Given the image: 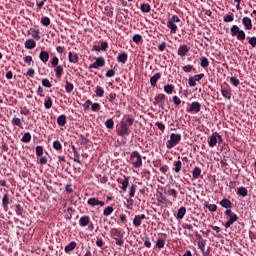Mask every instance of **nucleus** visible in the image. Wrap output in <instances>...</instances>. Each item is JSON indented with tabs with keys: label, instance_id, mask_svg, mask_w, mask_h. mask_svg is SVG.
<instances>
[{
	"label": "nucleus",
	"instance_id": "f257e3e1",
	"mask_svg": "<svg viewBox=\"0 0 256 256\" xmlns=\"http://www.w3.org/2000/svg\"><path fill=\"white\" fill-rule=\"evenodd\" d=\"M130 161L133 167L139 169L143 165V159L138 151H133L130 155Z\"/></svg>",
	"mask_w": 256,
	"mask_h": 256
},
{
	"label": "nucleus",
	"instance_id": "f03ea898",
	"mask_svg": "<svg viewBox=\"0 0 256 256\" xmlns=\"http://www.w3.org/2000/svg\"><path fill=\"white\" fill-rule=\"evenodd\" d=\"M181 143V134H175L172 133L170 135V140L166 142L167 149H173L176 145H179Z\"/></svg>",
	"mask_w": 256,
	"mask_h": 256
},
{
	"label": "nucleus",
	"instance_id": "7ed1b4c3",
	"mask_svg": "<svg viewBox=\"0 0 256 256\" xmlns=\"http://www.w3.org/2000/svg\"><path fill=\"white\" fill-rule=\"evenodd\" d=\"M110 235H112V237H116L115 238L116 245H118L119 247L123 246L124 240H123V233L121 232V230L117 228H113L110 231Z\"/></svg>",
	"mask_w": 256,
	"mask_h": 256
},
{
	"label": "nucleus",
	"instance_id": "20e7f679",
	"mask_svg": "<svg viewBox=\"0 0 256 256\" xmlns=\"http://www.w3.org/2000/svg\"><path fill=\"white\" fill-rule=\"evenodd\" d=\"M232 37H237L238 41H245V31L239 29V26L234 25L231 28Z\"/></svg>",
	"mask_w": 256,
	"mask_h": 256
},
{
	"label": "nucleus",
	"instance_id": "39448f33",
	"mask_svg": "<svg viewBox=\"0 0 256 256\" xmlns=\"http://www.w3.org/2000/svg\"><path fill=\"white\" fill-rule=\"evenodd\" d=\"M181 21L178 15H173L168 21L167 27L170 29L171 33H177V24Z\"/></svg>",
	"mask_w": 256,
	"mask_h": 256
},
{
	"label": "nucleus",
	"instance_id": "423d86ee",
	"mask_svg": "<svg viewBox=\"0 0 256 256\" xmlns=\"http://www.w3.org/2000/svg\"><path fill=\"white\" fill-rule=\"evenodd\" d=\"M99 67H105V58L98 57L96 61L90 64L89 69H99Z\"/></svg>",
	"mask_w": 256,
	"mask_h": 256
},
{
	"label": "nucleus",
	"instance_id": "0eeeda50",
	"mask_svg": "<svg viewBox=\"0 0 256 256\" xmlns=\"http://www.w3.org/2000/svg\"><path fill=\"white\" fill-rule=\"evenodd\" d=\"M187 111L188 113H199V111H201V103L192 102Z\"/></svg>",
	"mask_w": 256,
	"mask_h": 256
},
{
	"label": "nucleus",
	"instance_id": "6e6552de",
	"mask_svg": "<svg viewBox=\"0 0 256 256\" xmlns=\"http://www.w3.org/2000/svg\"><path fill=\"white\" fill-rule=\"evenodd\" d=\"M117 135L119 137H125V135H129V128L125 126V124L120 123V127L117 130Z\"/></svg>",
	"mask_w": 256,
	"mask_h": 256
},
{
	"label": "nucleus",
	"instance_id": "1a4fd4ad",
	"mask_svg": "<svg viewBox=\"0 0 256 256\" xmlns=\"http://www.w3.org/2000/svg\"><path fill=\"white\" fill-rule=\"evenodd\" d=\"M167 239V234H161V237L157 238L156 241V247L158 249H163V247H165V241Z\"/></svg>",
	"mask_w": 256,
	"mask_h": 256
},
{
	"label": "nucleus",
	"instance_id": "9d476101",
	"mask_svg": "<svg viewBox=\"0 0 256 256\" xmlns=\"http://www.w3.org/2000/svg\"><path fill=\"white\" fill-rule=\"evenodd\" d=\"M88 205H90V207H95L97 205H100V207H104L105 206V202L97 199V198H90L87 201Z\"/></svg>",
	"mask_w": 256,
	"mask_h": 256
},
{
	"label": "nucleus",
	"instance_id": "9b49d317",
	"mask_svg": "<svg viewBox=\"0 0 256 256\" xmlns=\"http://www.w3.org/2000/svg\"><path fill=\"white\" fill-rule=\"evenodd\" d=\"M157 202L159 205H173V202L169 201L163 193H160L159 196H157Z\"/></svg>",
	"mask_w": 256,
	"mask_h": 256
},
{
	"label": "nucleus",
	"instance_id": "f8f14e48",
	"mask_svg": "<svg viewBox=\"0 0 256 256\" xmlns=\"http://www.w3.org/2000/svg\"><path fill=\"white\" fill-rule=\"evenodd\" d=\"M80 227H87V225H93L89 216H82L79 220Z\"/></svg>",
	"mask_w": 256,
	"mask_h": 256
},
{
	"label": "nucleus",
	"instance_id": "ddd939ff",
	"mask_svg": "<svg viewBox=\"0 0 256 256\" xmlns=\"http://www.w3.org/2000/svg\"><path fill=\"white\" fill-rule=\"evenodd\" d=\"M143 219H146L145 214L136 215V216L134 217V220H133V225H134V227H141V223H142Z\"/></svg>",
	"mask_w": 256,
	"mask_h": 256
},
{
	"label": "nucleus",
	"instance_id": "4468645a",
	"mask_svg": "<svg viewBox=\"0 0 256 256\" xmlns=\"http://www.w3.org/2000/svg\"><path fill=\"white\" fill-rule=\"evenodd\" d=\"M219 137V133L214 132L210 137L208 141L209 147H215L217 145V138Z\"/></svg>",
	"mask_w": 256,
	"mask_h": 256
},
{
	"label": "nucleus",
	"instance_id": "2eb2a0df",
	"mask_svg": "<svg viewBox=\"0 0 256 256\" xmlns=\"http://www.w3.org/2000/svg\"><path fill=\"white\" fill-rule=\"evenodd\" d=\"M117 182L122 185V191H127V187H129V177L124 176V179H118Z\"/></svg>",
	"mask_w": 256,
	"mask_h": 256
},
{
	"label": "nucleus",
	"instance_id": "dca6fc26",
	"mask_svg": "<svg viewBox=\"0 0 256 256\" xmlns=\"http://www.w3.org/2000/svg\"><path fill=\"white\" fill-rule=\"evenodd\" d=\"M188 53H189V47H187V45H183L178 48V55L180 57H185V55H187Z\"/></svg>",
	"mask_w": 256,
	"mask_h": 256
},
{
	"label": "nucleus",
	"instance_id": "f3484780",
	"mask_svg": "<svg viewBox=\"0 0 256 256\" xmlns=\"http://www.w3.org/2000/svg\"><path fill=\"white\" fill-rule=\"evenodd\" d=\"M242 23H243V25L245 26V28H246L247 30L253 29V23L251 22V18H249V17H244V18L242 19Z\"/></svg>",
	"mask_w": 256,
	"mask_h": 256
},
{
	"label": "nucleus",
	"instance_id": "a211bd4d",
	"mask_svg": "<svg viewBox=\"0 0 256 256\" xmlns=\"http://www.w3.org/2000/svg\"><path fill=\"white\" fill-rule=\"evenodd\" d=\"M158 79H161V73L159 72L150 78V84L152 85V87H157Z\"/></svg>",
	"mask_w": 256,
	"mask_h": 256
},
{
	"label": "nucleus",
	"instance_id": "6ab92c4d",
	"mask_svg": "<svg viewBox=\"0 0 256 256\" xmlns=\"http://www.w3.org/2000/svg\"><path fill=\"white\" fill-rule=\"evenodd\" d=\"M26 49H35L37 47V43L33 39H28L25 42Z\"/></svg>",
	"mask_w": 256,
	"mask_h": 256
},
{
	"label": "nucleus",
	"instance_id": "aec40b11",
	"mask_svg": "<svg viewBox=\"0 0 256 256\" xmlns=\"http://www.w3.org/2000/svg\"><path fill=\"white\" fill-rule=\"evenodd\" d=\"M238 219L239 217H237V214H235L234 216H230L229 220L225 223L226 229H229V227H231V225H233V223H235V221H237Z\"/></svg>",
	"mask_w": 256,
	"mask_h": 256
},
{
	"label": "nucleus",
	"instance_id": "412c9836",
	"mask_svg": "<svg viewBox=\"0 0 256 256\" xmlns=\"http://www.w3.org/2000/svg\"><path fill=\"white\" fill-rule=\"evenodd\" d=\"M57 123L60 127H65V125L67 124V116L65 115H60L57 118Z\"/></svg>",
	"mask_w": 256,
	"mask_h": 256
},
{
	"label": "nucleus",
	"instance_id": "4be33fe9",
	"mask_svg": "<svg viewBox=\"0 0 256 256\" xmlns=\"http://www.w3.org/2000/svg\"><path fill=\"white\" fill-rule=\"evenodd\" d=\"M221 92L223 97H225V99H231V88L229 87L222 88Z\"/></svg>",
	"mask_w": 256,
	"mask_h": 256
},
{
	"label": "nucleus",
	"instance_id": "5701e85b",
	"mask_svg": "<svg viewBox=\"0 0 256 256\" xmlns=\"http://www.w3.org/2000/svg\"><path fill=\"white\" fill-rule=\"evenodd\" d=\"M40 61H42V63H47V61H49V52L42 50L40 52Z\"/></svg>",
	"mask_w": 256,
	"mask_h": 256
},
{
	"label": "nucleus",
	"instance_id": "b1692460",
	"mask_svg": "<svg viewBox=\"0 0 256 256\" xmlns=\"http://www.w3.org/2000/svg\"><path fill=\"white\" fill-rule=\"evenodd\" d=\"M237 193L240 197H247V195H249V191H247V188L243 186L238 188Z\"/></svg>",
	"mask_w": 256,
	"mask_h": 256
},
{
	"label": "nucleus",
	"instance_id": "393cba45",
	"mask_svg": "<svg viewBox=\"0 0 256 256\" xmlns=\"http://www.w3.org/2000/svg\"><path fill=\"white\" fill-rule=\"evenodd\" d=\"M77 247V242H70L66 247H65V253H71Z\"/></svg>",
	"mask_w": 256,
	"mask_h": 256
},
{
	"label": "nucleus",
	"instance_id": "a878e982",
	"mask_svg": "<svg viewBox=\"0 0 256 256\" xmlns=\"http://www.w3.org/2000/svg\"><path fill=\"white\" fill-rule=\"evenodd\" d=\"M199 177H201V168L195 167L194 170L192 171V178L199 179Z\"/></svg>",
	"mask_w": 256,
	"mask_h": 256
},
{
	"label": "nucleus",
	"instance_id": "bb28decb",
	"mask_svg": "<svg viewBox=\"0 0 256 256\" xmlns=\"http://www.w3.org/2000/svg\"><path fill=\"white\" fill-rule=\"evenodd\" d=\"M185 213H187V209L185 207H180L177 212V219H183L185 217Z\"/></svg>",
	"mask_w": 256,
	"mask_h": 256
},
{
	"label": "nucleus",
	"instance_id": "cd10ccee",
	"mask_svg": "<svg viewBox=\"0 0 256 256\" xmlns=\"http://www.w3.org/2000/svg\"><path fill=\"white\" fill-rule=\"evenodd\" d=\"M44 107H45V109H51V107H53V100L51 99L50 96H46V100L44 102Z\"/></svg>",
	"mask_w": 256,
	"mask_h": 256
},
{
	"label": "nucleus",
	"instance_id": "c85d7f7f",
	"mask_svg": "<svg viewBox=\"0 0 256 256\" xmlns=\"http://www.w3.org/2000/svg\"><path fill=\"white\" fill-rule=\"evenodd\" d=\"M69 61L70 63H77L79 61V55L73 54L72 52H69Z\"/></svg>",
	"mask_w": 256,
	"mask_h": 256
},
{
	"label": "nucleus",
	"instance_id": "c756f323",
	"mask_svg": "<svg viewBox=\"0 0 256 256\" xmlns=\"http://www.w3.org/2000/svg\"><path fill=\"white\" fill-rule=\"evenodd\" d=\"M117 59H118V63H122V64L127 63V59H128L127 53L124 52V53L120 54L117 57Z\"/></svg>",
	"mask_w": 256,
	"mask_h": 256
},
{
	"label": "nucleus",
	"instance_id": "7c9ffc66",
	"mask_svg": "<svg viewBox=\"0 0 256 256\" xmlns=\"http://www.w3.org/2000/svg\"><path fill=\"white\" fill-rule=\"evenodd\" d=\"M204 207H206V209L211 211V213H215V211H217V205L209 204V202H205Z\"/></svg>",
	"mask_w": 256,
	"mask_h": 256
},
{
	"label": "nucleus",
	"instance_id": "2f4dec72",
	"mask_svg": "<svg viewBox=\"0 0 256 256\" xmlns=\"http://www.w3.org/2000/svg\"><path fill=\"white\" fill-rule=\"evenodd\" d=\"M174 171L175 173H181V167H183V164L181 163V160H177L174 162Z\"/></svg>",
	"mask_w": 256,
	"mask_h": 256
},
{
	"label": "nucleus",
	"instance_id": "473e14b6",
	"mask_svg": "<svg viewBox=\"0 0 256 256\" xmlns=\"http://www.w3.org/2000/svg\"><path fill=\"white\" fill-rule=\"evenodd\" d=\"M221 207H224L225 209H231V201L229 199H223L220 202Z\"/></svg>",
	"mask_w": 256,
	"mask_h": 256
},
{
	"label": "nucleus",
	"instance_id": "72a5a7b5",
	"mask_svg": "<svg viewBox=\"0 0 256 256\" xmlns=\"http://www.w3.org/2000/svg\"><path fill=\"white\" fill-rule=\"evenodd\" d=\"M140 9L142 13H151V5L149 4H141Z\"/></svg>",
	"mask_w": 256,
	"mask_h": 256
},
{
	"label": "nucleus",
	"instance_id": "f704fd0d",
	"mask_svg": "<svg viewBox=\"0 0 256 256\" xmlns=\"http://www.w3.org/2000/svg\"><path fill=\"white\" fill-rule=\"evenodd\" d=\"M122 125H125V127H131L133 125L134 120L131 117H128L125 121L120 122Z\"/></svg>",
	"mask_w": 256,
	"mask_h": 256
},
{
	"label": "nucleus",
	"instance_id": "c9c22d12",
	"mask_svg": "<svg viewBox=\"0 0 256 256\" xmlns=\"http://www.w3.org/2000/svg\"><path fill=\"white\" fill-rule=\"evenodd\" d=\"M15 212L19 217H23V206H21V204L16 205Z\"/></svg>",
	"mask_w": 256,
	"mask_h": 256
},
{
	"label": "nucleus",
	"instance_id": "e433bc0d",
	"mask_svg": "<svg viewBox=\"0 0 256 256\" xmlns=\"http://www.w3.org/2000/svg\"><path fill=\"white\" fill-rule=\"evenodd\" d=\"M114 209L112 206H108L104 209L103 211V215L104 217H109V215H111V213H113Z\"/></svg>",
	"mask_w": 256,
	"mask_h": 256
},
{
	"label": "nucleus",
	"instance_id": "4c0bfd02",
	"mask_svg": "<svg viewBox=\"0 0 256 256\" xmlns=\"http://www.w3.org/2000/svg\"><path fill=\"white\" fill-rule=\"evenodd\" d=\"M22 143H29V141H31V133L26 132L22 139H21Z\"/></svg>",
	"mask_w": 256,
	"mask_h": 256
},
{
	"label": "nucleus",
	"instance_id": "58836bf2",
	"mask_svg": "<svg viewBox=\"0 0 256 256\" xmlns=\"http://www.w3.org/2000/svg\"><path fill=\"white\" fill-rule=\"evenodd\" d=\"M66 93H71L73 89H75V86H73V83L67 81L65 85Z\"/></svg>",
	"mask_w": 256,
	"mask_h": 256
},
{
	"label": "nucleus",
	"instance_id": "ea45409f",
	"mask_svg": "<svg viewBox=\"0 0 256 256\" xmlns=\"http://www.w3.org/2000/svg\"><path fill=\"white\" fill-rule=\"evenodd\" d=\"M56 77L61 79V75H63V66H57L55 69Z\"/></svg>",
	"mask_w": 256,
	"mask_h": 256
},
{
	"label": "nucleus",
	"instance_id": "a19ab883",
	"mask_svg": "<svg viewBox=\"0 0 256 256\" xmlns=\"http://www.w3.org/2000/svg\"><path fill=\"white\" fill-rule=\"evenodd\" d=\"M41 23L44 25V27H49L51 25V19H49V17H42Z\"/></svg>",
	"mask_w": 256,
	"mask_h": 256
},
{
	"label": "nucleus",
	"instance_id": "79ce46f5",
	"mask_svg": "<svg viewBox=\"0 0 256 256\" xmlns=\"http://www.w3.org/2000/svg\"><path fill=\"white\" fill-rule=\"evenodd\" d=\"M135 193H137V185L132 184L129 191L130 197H135Z\"/></svg>",
	"mask_w": 256,
	"mask_h": 256
},
{
	"label": "nucleus",
	"instance_id": "37998d69",
	"mask_svg": "<svg viewBox=\"0 0 256 256\" xmlns=\"http://www.w3.org/2000/svg\"><path fill=\"white\" fill-rule=\"evenodd\" d=\"M173 89H174V87H173V85H171V84H168V85H165V86H164V91H165V93H167L168 95H171V93H173Z\"/></svg>",
	"mask_w": 256,
	"mask_h": 256
},
{
	"label": "nucleus",
	"instance_id": "c03bdc74",
	"mask_svg": "<svg viewBox=\"0 0 256 256\" xmlns=\"http://www.w3.org/2000/svg\"><path fill=\"white\" fill-rule=\"evenodd\" d=\"M200 62H201V64H200L201 67H203L204 69L206 67H209V60L207 58H205V57L200 58Z\"/></svg>",
	"mask_w": 256,
	"mask_h": 256
},
{
	"label": "nucleus",
	"instance_id": "a18cd8bd",
	"mask_svg": "<svg viewBox=\"0 0 256 256\" xmlns=\"http://www.w3.org/2000/svg\"><path fill=\"white\" fill-rule=\"evenodd\" d=\"M233 19H235V15H233V13H230V14L224 16L225 23H231V21H233Z\"/></svg>",
	"mask_w": 256,
	"mask_h": 256
},
{
	"label": "nucleus",
	"instance_id": "49530a36",
	"mask_svg": "<svg viewBox=\"0 0 256 256\" xmlns=\"http://www.w3.org/2000/svg\"><path fill=\"white\" fill-rule=\"evenodd\" d=\"M105 125L107 129H113V127L115 126V122L113 121V119L110 118L105 121Z\"/></svg>",
	"mask_w": 256,
	"mask_h": 256
},
{
	"label": "nucleus",
	"instance_id": "de8ad7c7",
	"mask_svg": "<svg viewBox=\"0 0 256 256\" xmlns=\"http://www.w3.org/2000/svg\"><path fill=\"white\" fill-rule=\"evenodd\" d=\"M155 101H156V103H162V105H163V101H165V94H158L155 97Z\"/></svg>",
	"mask_w": 256,
	"mask_h": 256
},
{
	"label": "nucleus",
	"instance_id": "09e8293b",
	"mask_svg": "<svg viewBox=\"0 0 256 256\" xmlns=\"http://www.w3.org/2000/svg\"><path fill=\"white\" fill-rule=\"evenodd\" d=\"M53 147L56 149V151H61V149H63V145H61L59 140L53 142Z\"/></svg>",
	"mask_w": 256,
	"mask_h": 256
},
{
	"label": "nucleus",
	"instance_id": "8fccbe9b",
	"mask_svg": "<svg viewBox=\"0 0 256 256\" xmlns=\"http://www.w3.org/2000/svg\"><path fill=\"white\" fill-rule=\"evenodd\" d=\"M2 205L4 208L8 207L9 205V196L5 194L2 198Z\"/></svg>",
	"mask_w": 256,
	"mask_h": 256
},
{
	"label": "nucleus",
	"instance_id": "3c124183",
	"mask_svg": "<svg viewBox=\"0 0 256 256\" xmlns=\"http://www.w3.org/2000/svg\"><path fill=\"white\" fill-rule=\"evenodd\" d=\"M104 94H105V91L103 90V88L101 86H97L96 87L97 97H103Z\"/></svg>",
	"mask_w": 256,
	"mask_h": 256
},
{
	"label": "nucleus",
	"instance_id": "603ef678",
	"mask_svg": "<svg viewBox=\"0 0 256 256\" xmlns=\"http://www.w3.org/2000/svg\"><path fill=\"white\" fill-rule=\"evenodd\" d=\"M247 39H248L249 45H251V47L255 48L256 47V37L255 36L247 37Z\"/></svg>",
	"mask_w": 256,
	"mask_h": 256
},
{
	"label": "nucleus",
	"instance_id": "864d4df0",
	"mask_svg": "<svg viewBox=\"0 0 256 256\" xmlns=\"http://www.w3.org/2000/svg\"><path fill=\"white\" fill-rule=\"evenodd\" d=\"M12 125H16V127H21V118L14 117L12 119Z\"/></svg>",
	"mask_w": 256,
	"mask_h": 256
},
{
	"label": "nucleus",
	"instance_id": "5fc2aeb1",
	"mask_svg": "<svg viewBox=\"0 0 256 256\" xmlns=\"http://www.w3.org/2000/svg\"><path fill=\"white\" fill-rule=\"evenodd\" d=\"M144 246H146L147 249H151V240H150L149 236L144 237Z\"/></svg>",
	"mask_w": 256,
	"mask_h": 256
},
{
	"label": "nucleus",
	"instance_id": "6e6d98bb",
	"mask_svg": "<svg viewBox=\"0 0 256 256\" xmlns=\"http://www.w3.org/2000/svg\"><path fill=\"white\" fill-rule=\"evenodd\" d=\"M168 195H170L171 197H173V201H175V199H177V190H175V189H169V190H168Z\"/></svg>",
	"mask_w": 256,
	"mask_h": 256
},
{
	"label": "nucleus",
	"instance_id": "4d7b16f0",
	"mask_svg": "<svg viewBox=\"0 0 256 256\" xmlns=\"http://www.w3.org/2000/svg\"><path fill=\"white\" fill-rule=\"evenodd\" d=\"M230 83H232V85H234V87H238L240 81L237 79V77H231Z\"/></svg>",
	"mask_w": 256,
	"mask_h": 256
},
{
	"label": "nucleus",
	"instance_id": "13d9d810",
	"mask_svg": "<svg viewBox=\"0 0 256 256\" xmlns=\"http://www.w3.org/2000/svg\"><path fill=\"white\" fill-rule=\"evenodd\" d=\"M36 155L38 157H43V148H42V146H37L36 147Z\"/></svg>",
	"mask_w": 256,
	"mask_h": 256
},
{
	"label": "nucleus",
	"instance_id": "bf43d9fd",
	"mask_svg": "<svg viewBox=\"0 0 256 256\" xmlns=\"http://www.w3.org/2000/svg\"><path fill=\"white\" fill-rule=\"evenodd\" d=\"M42 85L43 87H48V88L52 87L51 82L47 78L42 80Z\"/></svg>",
	"mask_w": 256,
	"mask_h": 256
},
{
	"label": "nucleus",
	"instance_id": "052dcab7",
	"mask_svg": "<svg viewBox=\"0 0 256 256\" xmlns=\"http://www.w3.org/2000/svg\"><path fill=\"white\" fill-rule=\"evenodd\" d=\"M198 248L200 249V251H202V253H205V242L204 241H199L198 242Z\"/></svg>",
	"mask_w": 256,
	"mask_h": 256
},
{
	"label": "nucleus",
	"instance_id": "680f3d73",
	"mask_svg": "<svg viewBox=\"0 0 256 256\" xmlns=\"http://www.w3.org/2000/svg\"><path fill=\"white\" fill-rule=\"evenodd\" d=\"M37 95H39V97H45V90H43V87H38Z\"/></svg>",
	"mask_w": 256,
	"mask_h": 256
},
{
	"label": "nucleus",
	"instance_id": "e2e57ef3",
	"mask_svg": "<svg viewBox=\"0 0 256 256\" xmlns=\"http://www.w3.org/2000/svg\"><path fill=\"white\" fill-rule=\"evenodd\" d=\"M91 109H92V111L97 112V111H99V109H101V106L99 105V103L96 102V103L92 104Z\"/></svg>",
	"mask_w": 256,
	"mask_h": 256
},
{
	"label": "nucleus",
	"instance_id": "0e129e2a",
	"mask_svg": "<svg viewBox=\"0 0 256 256\" xmlns=\"http://www.w3.org/2000/svg\"><path fill=\"white\" fill-rule=\"evenodd\" d=\"M203 77H205V74H197L192 76L194 81H201V79H203Z\"/></svg>",
	"mask_w": 256,
	"mask_h": 256
},
{
	"label": "nucleus",
	"instance_id": "69168bd1",
	"mask_svg": "<svg viewBox=\"0 0 256 256\" xmlns=\"http://www.w3.org/2000/svg\"><path fill=\"white\" fill-rule=\"evenodd\" d=\"M80 157L81 156L79 155V152L74 153V161H75V163H79V165H81Z\"/></svg>",
	"mask_w": 256,
	"mask_h": 256
},
{
	"label": "nucleus",
	"instance_id": "338daca9",
	"mask_svg": "<svg viewBox=\"0 0 256 256\" xmlns=\"http://www.w3.org/2000/svg\"><path fill=\"white\" fill-rule=\"evenodd\" d=\"M141 39H142V37H141L140 34H135V35L133 36V41H134V43H139V42L141 41Z\"/></svg>",
	"mask_w": 256,
	"mask_h": 256
},
{
	"label": "nucleus",
	"instance_id": "774afa93",
	"mask_svg": "<svg viewBox=\"0 0 256 256\" xmlns=\"http://www.w3.org/2000/svg\"><path fill=\"white\" fill-rule=\"evenodd\" d=\"M32 37L37 40L41 39V36L39 35V30H34L32 33Z\"/></svg>",
	"mask_w": 256,
	"mask_h": 256
}]
</instances>
